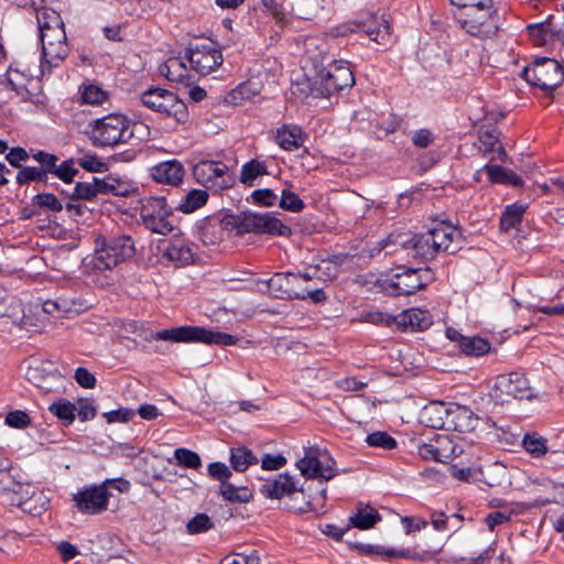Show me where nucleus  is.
<instances>
[{"mask_svg":"<svg viewBox=\"0 0 564 564\" xmlns=\"http://www.w3.org/2000/svg\"><path fill=\"white\" fill-rule=\"evenodd\" d=\"M304 47L303 67L310 94L313 97H329L354 86L355 77L349 63L334 59L321 40L307 39Z\"/></svg>","mask_w":564,"mask_h":564,"instance_id":"f257e3e1","label":"nucleus"},{"mask_svg":"<svg viewBox=\"0 0 564 564\" xmlns=\"http://www.w3.org/2000/svg\"><path fill=\"white\" fill-rule=\"evenodd\" d=\"M87 134L97 148L121 143L135 145L149 134V128L142 122H131L122 115L111 113L90 122Z\"/></svg>","mask_w":564,"mask_h":564,"instance_id":"f03ea898","label":"nucleus"},{"mask_svg":"<svg viewBox=\"0 0 564 564\" xmlns=\"http://www.w3.org/2000/svg\"><path fill=\"white\" fill-rule=\"evenodd\" d=\"M260 494L268 499L288 498L286 507L293 512L319 511L326 500V488L312 500H306L305 494L289 474H279L267 479L260 487Z\"/></svg>","mask_w":564,"mask_h":564,"instance_id":"7ed1b4c3","label":"nucleus"},{"mask_svg":"<svg viewBox=\"0 0 564 564\" xmlns=\"http://www.w3.org/2000/svg\"><path fill=\"white\" fill-rule=\"evenodd\" d=\"M134 246L129 236L99 238L91 258V264L97 270H111L119 263L132 258Z\"/></svg>","mask_w":564,"mask_h":564,"instance_id":"20e7f679","label":"nucleus"},{"mask_svg":"<svg viewBox=\"0 0 564 564\" xmlns=\"http://www.w3.org/2000/svg\"><path fill=\"white\" fill-rule=\"evenodd\" d=\"M155 339L173 343L199 341L209 345L232 346L237 338L230 334L214 332L198 326H181L158 332Z\"/></svg>","mask_w":564,"mask_h":564,"instance_id":"39448f33","label":"nucleus"},{"mask_svg":"<svg viewBox=\"0 0 564 564\" xmlns=\"http://www.w3.org/2000/svg\"><path fill=\"white\" fill-rule=\"evenodd\" d=\"M457 20L467 33L480 39L496 35L499 29V19L494 2L468 11H459Z\"/></svg>","mask_w":564,"mask_h":564,"instance_id":"423d86ee","label":"nucleus"},{"mask_svg":"<svg viewBox=\"0 0 564 564\" xmlns=\"http://www.w3.org/2000/svg\"><path fill=\"white\" fill-rule=\"evenodd\" d=\"M296 467L302 476L312 479L330 480L337 475L336 462L326 448L308 446L304 455L297 460Z\"/></svg>","mask_w":564,"mask_h":564,"instance_id":"0eeeda50","label":"nucleus"},{"mask_svg":"<svg viewBox=\"0 0 564 564\" xmlns=\"http://www.w3.org/2000/svg\"><path fill=\"white\" fill-rule=\"evenodd\" d=\"M140 215L144 226L152 232L169 235L174 230V216L163 197H147L141 202Z\"/></svg>","mask_w":564,"mask_h":564,"instance_id":"6e6552de","label":"nucleus"},{"mask_svg":"<svg viewBox=\"0 0 564 564\" xmlns=\"http://www.w3.org/2000/svg\"><path fill=\"white\" fill-rule=\"evenodd\" d=\"M531 387L527 378L520 372H509L496 378L490 390V398L497 404L510 403L513 400L530 399Z\"/></svg>","mask_w":564,"mask_h":564,"instance_id":"1a4fd4ad","label":"nucleus"},{"mask_svg":"<svg viewBox=\"0 0 564 564\" xmlns=\"http://www.w3.org/2000/svg\"><path fill=\"white\" fill-rule=\"evenodd\" d=\"M523 78L543 90H553L564 80L562 65L553 58L541 57L522 72Z\"/></svg>","mask_w":564,"mask_h":564,"instance_id":"9d476101","label":"nucleus"},{"mask_svg":"<svg viewBox=\"0 0 564 564\" xmlns=\"http://www.w3.org/2000/svg\"><path fill=\"white\" fill-rule=\"evenodd\" d=\"M423 274L427 275L429 271L398 267L391 270L382 288L390 295H409L424 286Z\"/></svg>","mask_w":564,"mask_h":564,"instance_id":"9b49d317","label":"nucleus"},{"mask_svg":"<svg viewBox=\"0 0 564 564\" xmlns=\"http://www.w3.org/2000/svg\"><path fill=\"white\" fill-rule=\"evenodd\" d=\"M239 230L245 232L268 234L285 236L291 232L290 228L280 219L270 214H258L243 212L237 218Z\"/></svg>","mask_w":564,"mask_h":564,"instance_id":"f8f14e48","label":"nucleus"},{"mask_svg":"<svg viewBox=\"0 0 564 564\" xmlns=\"http://www.w3.org/2000/svg\"><path fill=\"white\" fill-rule=\"evenodd\" d=\"M141 100L145 107L174 117L177 121H183L186 117L185 105L165 89L150 88L142 94Z\"/></svg>","mask_w":564,"mask_h":564,"instance_id":"ddd939ff","label":"nucleus"},{"mask_svg":"<svg viewBox=\"0 0 564 564\" xmlns=\"http://www.w3.org/2000/svg\"><path fill=\"white\" fill-rule=\"evenodd\" d=\"M310 280L304 273H276L268 282L269 289L278 297L306 299L307 288L304 285Z\"/></svg>","mask_w":564,"mask_h":564,"instance_id":"4468645a","label":"nucleus"},{"mask_svg":"<svg viewBox=\"0 0 564 564\" xmlns=\"http://www.w3.org/2000/svg\"><path fill=\"white\" fill-rule=\"evenodd\" d=\"M186 57L194 70L200 75L210 74L224 62L221 52L213 43L197 44L191 47Z\"/></svg>","mask_w":564,"mask_h":564,"instance_id":"2eb2a0df","label":"nucleus"},{"mask_svg":"<svg viewBox=\"0 0 564 564\" xmlns=\"http://www.w3.org/2000/svg\"><path fill=\"white\" fill-rule=\"evenodd\" d=\"M28 486L35 485L24 480L19 473H13L8 463L0 459V496L8 503L19 507V501L14 499L20 498L23 501L28 498L29 495L24 494Z\"/></svg>","mask_w":564,"mask_h":564,"instance_id":"dca6fc26","label":"nucleus"},{"mask_svg":"<svg viewBox=\"0 0 564 564\" xmlns=\"http://www.w3.org/2000/svg\"><path fill=\"white\" fill-rule=\"evenodd\" d=\"M73 500L80 512L97 514L107 509L109 492L102 485L89 486L75 494Z\"/></svg>","mask_w":564,"mask_h":564,"instance_id":"f3484780","label":"nucleus"},{"mask_svg":"<svg viewBox=\"0 0 564 564\" xmlns=\"http://www.w3.org/2000/svg\"><path fill=\"white\" fill-rule=\"evenodd\" d=\"M228 173V166L216 161H200L193 167L195 180L208 187H226L228 182L225 176Z\"/></svg>","mask_w":564,"mask_h":564,"instance_id":"a211bd4d","label":"nucleus"},{"mask_svg":"<svg viewBox=\"0 0 564 564\" xmlns=\"http://www.w3.org/2000/svg\"><path fill=\"white\" fill-rule=\"evenodd\" d=\"M395 245H401L405 250H412L413 257L421 259H432L436 252V247L433 245L435 241L429 231L421 235H414L412 238H406V235L390 236L388 240H392Z\"/></svg>","mask_w":564,"mask_h":564,"instance_id":"6ab92c4d","label":"nucleus"},{"mask_svg":"<svg viewBox=\"0 0 564 564\" xmlns=\"http://www.w3.org/2000/svg\"><path fill=\"white\" fill-rule=\"evenodd\" d=\"M485 422V417L476 415L466 406L455 405L446 412L447 427L459 433L474 432Z\"/></svg>","mask_w":564,"mask_h":564,"instance_id":"aec40b11","label":"nucleus"},{"mask_svg":"<svg viewBox=\"0 0 564 564\" xmlns=\"http://www.w3.org/2000/svg\"><path fill=\"white\" fill-rule=\"evenodd\" d=\"M446 337L456 344L463 354L471 357L486 355L490 350V344L478 336H464L457 329L448 327L445 332Z\"/></svg>","mask_w":564,"mask_h":564,"instance_id":"412c9836","label":"nucleus"},{"mask_svg":"<svg viewBox=\"0 0 564 564\" xmlns=\"http://www.w3.org/2000/svg\"><path fill=\"white\" fill-rule=\"evenodd\" d=\"M430 235L433 237L436 247V252L440 251H451L454 252L458 248V242L460 240V231L458 228L454 227L451 224L442 223L436 227L429 230Z\"/></svg>","mask_w":564,"mask_h":564,"instance_id":"4be33fe9","label":"nucleus"},{"mask_svg":"<svg viewBox=\"0 0 564 564\" xmlns=\"http://www.w3.org/2000/svg\"><path fill=\"white\" fill-rule=\"evenodd\" d=\"M163 258L176 267L188 265L195 261V246L186 240H174L163 251Z\"/></svg>","mask_w":564,"mask_h":564,"instance_id":"5701e85b","label":"nucleus"},{"mask_svg":"<svg viewBox=\"0 0 564 564\" xmlns=\"http://www.w3.org/2000/svg\"><path fill=\"white\" fill-rule=\"evenodd\" d=\"M394 323L403 330H425L433 324L429 311L411 308L394 317Z\"/></svg>","mask_w":564,"mask_h":564,"instance_id":"b1692460","label":"nucleus"},{"mask_svg":"<svg viewBox=\"0 0 564 564\" xmlns=\"http://www.w3.org/2000/svg\"><path fill=\"white\" fill-rule=\"evenodd\" d=\"M151 176L158 183L178 185L184 177V167L176 160L162 162L151 169Z\"/></svg>","mask_w":564,"mask_h":564,"instance_id":"393cba45","label":"nucleus"},{"mask_svg":"<svg viewBox=\"0 0 564 564\" xmlns=\"http://www.w3.org/2000/svg\"><path fill=\"white\" fill-rule=\"evenodd\" d=\"M69 53V48L66 40H59L56 42L47 43L42 46V64L41 70L51 73L53 67L61 65Z\"/></svg>","mask_w":564,"mask_h":564,"instance_id":"a878e982","label":"nucleus"},{"mask_svg":"<svg viewBox=\"0 0 564 564\" xmlns=\"http://www.w3.org/2000/svg\"><path fill=\"white\" fill-rule=\"evenodd\" d=\"M24 494L29 496L23 499V501H21L20 498L14 499L15 501H19V508L23 511L32 516H39L48 508L50 498L45 491L39 489L37 486H28Z\"/></svg>","mask_w":564,"mask_h":564,"instance_id":"bb28decb","label":"nucleus"},{"mask_svg":"<svg viewBox=\"0 0 564 564\" xmlns=\"http://www.w3.org/2000/svg\"><path fill=\"white\" fill-rule=\"evenodd\" d=\"M379 521H381V516L378 510L369 505L359 503L356 507V511L349 516L348 527L359 530H369Z\"/></svg>","mask_w":564,"mask_h":564,"instance_id":"cd10ccee","label":"nucleus"},{"mask_svg":"<svg viewBox=\"0 0 564 564\" xmlns=\"http://www.w3.org/2000/svg\"><path fill=\"white\" fill-rule=\"evenodd\" d=\"M159 72L167 80L185 84L189 77L184 62L180 57H170L159 67Z\"/></svg>","mask_w":564,"mask_h":564,"instance_id":"c85d7f7f","label":"nucleus"},{"mask_svg":"<svg viewBox=\"0 0 564 564\" xmlns=\"http://www.w3.org/2000/svg\"><path fill=\"white\" fill-rule=\"evenodd\" d=\"M275 142L286 151L299 149L303 143L302 131L296 126H283L276 130Z\"/></svg>","mask_w":564,"mask_h":564,"instance_id":"c756f323","label":"nucleus"},{"mask_svg":"<svg viewBox=\"0 0 564 564\" xmlns=\"http://www.w3.org/2000/svg\"><path fill=\"white\" fill-rule=\"evenodd\" d=\"M528 32L533 39L535 44L542 45L555 35L563 32L562 26H557L553 19L547 20L545 23L531 24L528 26Z\"/></svg>","mask_w":564,"mask_h":564,"instance_id":"7c9ffc66","label":"nucleus"},{"mask_svg":"<svg viewBox=\"0 0 564 564\" xmlns=\"http://www.w3.org/2000/svg\"><path fill=\"white\" fill-rule=\"evenodd\" d=\"M443 404L431 403L425 406L420 414V421L432 429H442L446 423V412Z\"/></svg>","mask_w":564,"mask_h":564,"instance_id":"2f4dec72","label":"nucleus"},{"mask_svg":"<svg viewBox=\"0 0 564 564\" xmlns=\"http://www.w3.org/2000/svg\"><path fill=\"white\" fill-rule=\"evenodd\" d=\"M339 265L332 259H323L315 267L306 271V279H318L322 281H332L337 278Z\"/></svg>","mask_w":564,"mask_h":564,"instance_id":"473e14b6","label":"nucleus"},{"mask_svg":"<svg viewBox=\"0 0 564 564\" xmlns=\"http://www.w3.org/2000/svg\"><path fill=\"white\" fill-rule=\"evenodd\" d=\"M258 94V85L252 82H246L238 85L235 89L228 93L225 97V102L231 106H238L246 100L252 99Z\"/></svg>","mask_w":564,"mask_h":564,"instance_id":"72a5a7b5","label":"nucleus"},{"mask_svg":"<svg viewBox=\"0 0 564 564\" xmlns=\"http://www.w3.org/2000/svg\"><path fill=\"white\" fill-rule=\"evenodd\" d=\"M230 465L234 470L242 473L247 470L251 465L258 463L257 457L247 447L239 446L230 449Z\"/></svg>","mask_w":564,"mask_h":564,"instance_id":"f704fd0d","label":"nucleus"},{"mask_svg":"<svg viewBox=\"0 0 564 564\" xmlns=\"http://www.w3.org/2000/svg\"><path fill=\"white\" fill-rule=\"evenodd\" d=\"M485 170L491 182L505 183L513 186H521V178L511 170L498 165H486Z\"/></svg>","mask_w":564,"mask_h":564,"instance_id":"c9c22d12","label":"nucleus"},{"mask_svg":"<svg viewBox=\"0 0 564 564\" xmlns=\"http://www.w3.org/2000/svg\"><path fill=\"white\" fill-rule=\"evenodd\" d=\"M268 174L263 163L252 160L242 165L240 181L247 186H253L257 177Z\"/></svg>","mask_w":564,"mask_h":564,"instance_id":"e433bc0d","label":"nucleus"},{"mask_svg":"<svg viewBox=\"0 0 564 564\" xmlns=\"http://www.w3.org/2000/svg\"><path fill=\"white\" fill-rule=\"evenodd\" d=\"M208 194L203 189H193L188 192L181 202L178 208L184 213H192L206 204Z\"/></svg>","mask_w":564,"mask_h":564,"instance_id":"4c0bfd02","label":"nucleus"},{"mask_svg":"<svg viewBox=\"0 0 564 564\" xmlns=\"http://www.w3.org/2000/svg\"><path fill=\"white\" fill-rule=\"evenodd\" d=\"M219 491L224 499L231 502H248L252 498L248 488H237L228 481L220 485Z\"/></svg>","mask_w":564,"mask_h":564,"instance_id":"58836bf2","label":"nucleus"},{"mask_svg":"<svg viewBox=\"0 0 564 564\" xmlns=\"http://www.w3.org/2000/svg\"><path fill=\"white\" fill-rule=\"evenodd\" d=\"M36 20L40 33L64 25L59 14L52 9H42L37 11Z\"/></svg>","mask_w":564,"mask_h":564,"instance_id":"ea45409f","label":"nucleus"},{"mask_svg":"<svg viewBox=\"0 0 564 564\" xmlns=\"http://www.w3.org/2000/svg\"><path fill=\"white\" fill-rule=\"evenodd\" d=\"M524 209L525 207L520 204H513L507 207L500 219L501 229L508 231L509 229L520 224Z\"/></svg>","mask_w":564,"mask_h":564,"instance_id":"a19ab883","label":"nucleus"},{"mask_svg":"<svg viewBox=\"0 0 564 564\" xmlns=\"http://www.w3.org/2000/svg\"><path fill=\"white\" fill-rule=\"evenodd\" d=\"M433 442L441 463H446L455 456V446L448 435L437 434Z\"/></svg>","mask_w":564,"mask_h":564,"instance_id":"79ce46f5","label":"nucleus"},{"mask_svg":"<svg viewBox=\"0 0 564 564\" xmlns=\"http://www.w3.org/2000/svg\"><path fill=\"white\" fill-rule=\"evenodd\" d=\"M48 410L66 424H70L75 420L76 406L67 400H59L52 403Z\"/></svg>","mask_w":564,"mask_h":564,"instance_id":"37998d69","label":"nucleus"},{"mask_svg":"<svg viewBox=\"0 0 564 564\" xmlns=\"http://www.w3.org/2000/svg\"><path fill=\"white\" fill-rule=\"evenodd\" d=\"M522 445L533 457H541L547 451L545 440L538 434H527L522 441Z\"/></svg>","mask_w":564,"mask_h":564,"instance_id":"c03bdc74","label":"nucleus"},{"mask_svg":"<svg viewBox=\"0 0 564 564\" xmlns=\"http://www.w3.org/2000/svg\"><path fill=\"white\" fill-rule=\"evenodd\" d=\"M479 141L482 145L480 149L484 150L486 153H488V152L497 153V156H494L492 160H495V159H499L501 161L506 160L507 153L503 150L499 140L494 134H491L489 132H485L480 135Z\"/></svg>","mask_w":564,"mask_h":564,"instance_id":"a18cd8bd","label":"nucleus"},{"mask_svg":"<svg viewBox=\"0 0 564 564\" xmlns=\"http://www.w3.org/2000/svg\"><path fill=\"white\" fill-rule=\"evenodd\" d=\"M366 443L371 447H378L382 449H393L397 447V441L390 436L387 432L377 431L370 433L366 437Z\"/></svg>","mask_w":564,"mask_h":564,"instance_id":"49530a36","label":"nucleus"},{"mask_svg":"<svg viewBox=\"0 0 564 564\" xmlns=\"http://www.w3.org/2000/svg\"><path fill=\"white\" fill-rule=\"evenodd\" d=\"M174 457L178 465L186 468L196 469L202 466V459L198 454L187 448H176Z\"/></svg>","mask_w":564,"mask_h":564,"instance_id":"de8ad7c7","label":"nucleus"},{"mask_svg":"<svg viewBox=\"0 0 564 564\" xmlns=\"http://www.w3.org/2000/svg\"><path fill=\"white\" fill-rule=\"evenodd\" d=\"M280 207L284 210L299 213L304 208L303 200L290 189H283L280 198Z\"/></svg>","mask_w":564,"mask_h":564,"instance_id":"09e8293b","label":"nucleus"},{"mask_svg":"<svg viewBox=\"0 0 564 564\" xmlns=\"http://www.w3.org/2000/svg\"><path fill=\"white\" fill-rule=\"evenodd\" d=\"M212 527L210 518L206 513H198L187 522L186 529L189 534H198L209 530Z\"/></svg>","mask_w":564,"mask_h":564,"instance_id":"8fccbe9b","label":"nucleus"},{"mask_svg":"<svg viewBox=\"0 0 564 564\" xmlns=\"http://www.w3.org/2000/svg\"><path fill=\"white\" fill-rule=\"evenodd\" d=\"M45 180V172L39 167L33 166L23 167L17 174V182L20 185L26 184L29 182H41Z\"/></svg>","mask_w":564,"mask_h":564,"instance_id":"3c124183","label":"nucleus"},{"mask_svg":"<svg viewBox=\"0 0 564 564\" xmlns=\"http://www.w3.org/2000/svg\"><path fill=\"white\" fill-rule=\"evenodd\" d=\"M82 98L85 104L100 105L107 99V93L98 86L88 85L84 87Z\"/></svg>","mask_w":564,"mask_h":564,"instance_id":"603ef678","label":"nucleus"},{"mask_svg":"<svg viewBox=\"0 0 564 564\" xmlns=\"http://www.w3.org/2000/svg\"><path fill=\"white\" fill-rule=\"evenodd\" d=\"M514 514V511L509 510H499L492 511L487 514L485 522L488 525L490 531H494L496 527L501 525L510 521L511 517Z\"/></svg>","mask_w":564,"mask_h":564,"instance_id":"864d4df0","label":"nucleus"},{"mask_svg":"<svg viewBox=\"0 0 564 564\" xmlns=\"http://www.w3.org/2000/svg\"><path fill=\"white\" fill-rule=\"evenodd\" d=\"M77 172L78 171L74 166V161L67 160L64 161L61 165L56 164L52 174L65 183H72Z\"/></svg>","mask_w":564,"mask_h":564,"instance_id":"5fc2aeb1","label":"nucleus"},{"mask_svg":"<svg viewBox=\"0 0 564 564\" xmlns=\"http://www.w3.org/2000/svg\"><path fill=\"white\" fill-rule=\"evenodd\" d=\"M57 303V317H64L69 314H78L83 310V303L75 300L58 299Z\"/></svg>","mask_w":564,"mask_h":564,"instance_id":"6e6d98bb","label":"nucleus"},{"mask_svg":"<svg viewBox=\"0 0 564 564\" xmlns=\"http://www.w3.org/2000/svg\"><path fill=\"white\" fill-rule=\"evenodd\" d=\"M394 317L380 311H370L361 314V321L375 325H391Z\"/></svg>","mask_w":564,"mask_h":564,"instance_id":"4d7b16f0","label":"nucleus"},{"mask_svg":"<svg viewBox=\"0 0 564 564\" xmlns=\"http://www.w3.org/2000/svg\"><path fill=\"white\" fill-rule=\"evenodd\" d=\"M35 205L47 208L52 212H61L63 209L62 203L51 193L37 194L34 197Z\"/></svg>","mask_w":564,"mask_h":564,"instance_id":"13d9d810","label":"nucleus"},{"mask_svg":"<svg viewBox=\"0 0 564 564\" xmlns=\"http://www.w3.org/2000/svg\"><path fill=\"white\" fill-rule=\"evenodd\" d=\"M35 161H37L42 165V171L45 172V177L47 174H52L55 165L58 161V158L55 154L47 153L44 151H39L33 154Z\"/></svg>","mask_w":564,"mask_h":564,"instance_id":"bf43d9fd","label":"nucleus"},{"mask_svg":"<svg viewBox=\"0 0 564 564\" xmlns=\"http://www.w3.org/2000/svg\"><path fill=\"white\" fill-rule=\"evenodd\" d=\"M207 471L212 478L219 480L221 484L227 482V480L231 476L230 468L226 464L220 462L209 464L207 467Z\"/></svg>","mask_w":564,"mask_h":564,"instance_id":"052dcab7","label":"nucleus"},{"mask_svg":"<svg viewBox=\"0 0 564 564\" xmlns=\"http://www.w3.org/2000/svg\"><path fill=\"white\" fill-rule=\"evenodd\" d=\"M220 564H260V558L257 554L234 553L225 556Z\"/></svg>","mask_w":564,"mask_h":564,"instance_id":"680f3d73","label":"nucleus"},{"mask_svg":"<svg viewBox=\"0 0 564 564\" xmlns=\"http://www.w3.org/2000/svg\"><path fill=\"white\" fill-rule=\"evenodd\" d=\"M251 198L254 204L268 207L273 206L278 200V196L275 195V193L269 188L254 191L251 194Z\"/></svg>","mask_w":564,"mask_h":564,"instance_id":"e2e57ef3","label":"nucleus"},{"mask_svg":"<svg viewBox=\"0 0 564 564\" xmlns=\"http://www.w3.org/2000/svg\"><path fill=\"white\" fill-rule=\"evenodd\" d=\"M6 423L15 429H23L30 424V417L23 411H11L6 416Z\"/></svg>","mask_w":564,"mask_h":564,"instance_id":"0e129e2a","label":"nucleus"},{"mask_svg":"<svg viewBox=\"0 0 564 564\" xmlns=\"http://www.w3.org/2000/svg\"><path fill=\"white\" fill-rule=\"evenodd\" d=\"M79 165L89 172H104L107 170V164L96 155H86L79 160Z\"/></svg>","mask_w":564,"mask_h":564,"instance_id":"69168bd1","label":"nucleus"},{"mask_svg":"<svg viewBox=\"0 0 564 564\" xmlns=\"http://www.w3.org/2000/svg\"><path fill=\"white\" fill-rule=\"evenodd\" d=\"M74 378L83 388L93 389L96 386V378L87 368H77Z\"/></svg>","mask_w":564,"mask_h":564,"instance_id":"338daca9","label":"nucleus"},{"mask_svg":"<svg viewBox=\"0 0 564 564\" xmlns=\"http://www.w3.org/2000/svg\"><path fill=\"white\" fill-rule=\"evenodd\" d=\"M74 196L80 199H93L96 197L95 187L91 181L78 182L75 186Z\"/></svg>","mask_w":564,"mask_h":564,"instance_id":"774afa93","label":"nucleus"}]
</instances>
